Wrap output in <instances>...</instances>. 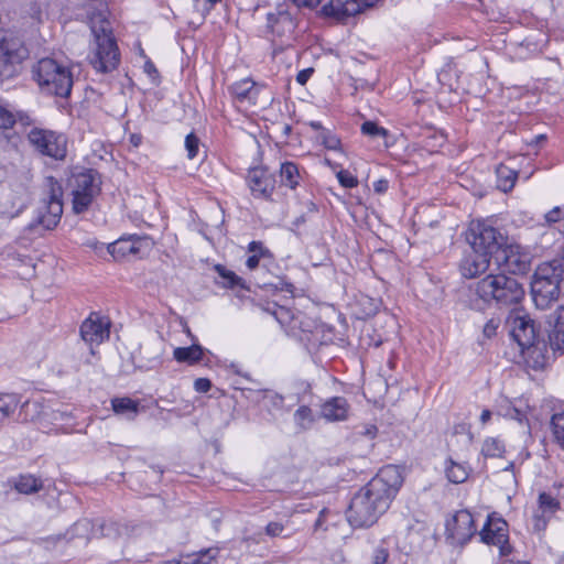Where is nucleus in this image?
Listing matches in <instances>:
<instances>
[{
    "label": "nucleus",
    "mask_w": 564,
    "mask_h": 564,
    "mask_svg": "<svg viewBox=\"0 0 564 564\" xmlns=\"http://www.w3.org/2000/svg\"><path fill=\"white\" fill-rule=\"evenodd\" d=\"M403 484L400 469L394 465L382 467L379 473L351 499L347 520L354 528H368L377 522L395 498Z\"/></svg>",
    "instance_id": "1"
},
{
    "label": "nucleus",
    "mask_w": 564,
    "mask_h": 564,
    "mask_svg": "<svg viewBox=\"0 0 564 564\" xmlns=\"http://www.w3.org/2000/svg\"><path fill=\"white\" fill-rule=\"evenodd\" d=\"M469 291V305L476 311L484 310L492 302L500 306L518 304L524 296L522 284L503 273L487 274L470 286Z\"/></svg>",
    "instance_id": "2"
},
{
    "label": "nucleus",
    "mask_w": 564,
    "mask_h": 564,
    "mask_svg": "<svg viewBox=\"0 0 564 564\" xmlns=\"http://www.w3.org/2000/svg\"><path fill=\"white\" fill-rule=\"evenodd\" d=\"M89 23L95 37V48L90 63L98 72H111L119 64V52L111 35L110 23L101 11L91 12Z\"/></svg>",
    "instance_id": "3"
},
{
    "label": "nucleus",
    "mask_w": 564,
    "mask_h": 564,
    "mask_svg": "<svg viewBox=\"0 0 564 564\" xmlns=\"http://www.w3.org/2000/svg\"><path fill=\"white\" fill-rule=\"evenodd\" d=\"M33 78L42 93L67 98L74 84L68 65L53 57H44L32 67Z\"/></svg>",
    "instance_id": "4"
},
{
    "label": "nucleus",
    "mask_w": 564,
    "mask_h": 564,
    "mask_svg": "<svg viewBox=\"0 0 564 564\" xmlns=\"http://www.w3.org/2000/svg\"><path fill=\"white\" fill-rule=\"evenodd\" d=\"M562 270L552 263L538 267L531 281V295L540 310L549 308L560 296Z\"/></svg>",
    "instance_id": "5"
},
{
    "label": "nucleus",
    "mask_w": 564,
    "mask_h": 564,
    "mask_svg": "<svg viewBox=\"0 0 564 564\" xmlns=\"http://www.w3.org/2000/svg\"><path fill=\"white\" fill-rule=\"evenodd\" d=\"M101 180L95 170L74 172L68 178V187L73 196V210L75 214L86 212L100 193Z\"/></svg>",
    "instance_id": "6"
},
{
    "label": "nucleus",
    "mask_w": 564,
    "mask_h": 564,
    "mask_svg": "<svg viewBox=\"0 0 564 564\" xmlns=\"http://www.w3.org/2000/svg\"><path fill=\"white\" fill-rule=\"evenodd\" d=\"M28 57V50L11 33H0V82L18 74L20 64Z\"/></svg>",
    "instance_id": "7"
},
{
    "label": "nucleus",
    "mask_w": 564,
    "mask_h": 564,
    "mask_svg": "<svg viewBox=\"0 0 564 564\" xmlns=\"http://www.w3.org/2000/svg\"><path fill=\"white\" fill-rule=\"evenodd\" d=\"M467 240L473 250L489 254L494 257V260L505 243V237L498 229L484 221H473L470 224Z\"/></svg>",
    "instance_id": "8"
},
{
    "label": "nucleus",
    "mask_w": 564,
    "mask_h": 564,
    "mask_svg": "<svg viewBox=\"0 0 564 564\" xmlns=\"http://www.w3.org/2000/svg\"><path fill=\"white\" fill-rule=\"evenodd\" d=\"M29 142L43 155L64 160L67 154V139L53 130L32 128L28 133Z\"/></svg>",
    "instance_id": "9"
},
{
    "label": "nucleus",
    "mask_w": 564,
    "mask_h": 564,
    "mask_svg": "<svg viewBox=\"0 0 564 564\" xmlns=\"http://www.w3.org/2000/svg\"><path fill=\"white\" fill-rule=\"evenodd\" d=\"M118 530L112 522L82 519L66 531L65 539L68 542L78 541L79 544L86 545L91 539L116 538Z\"/></svg>",
    "instance_id": "10"
},
{
    "label": "nucleus",
    "mask_w": 564,
    "mask_h": 564,
    "mask_svg": "<svg viewBox=\"0 0 564 564\" xmlns=\"http://www.w3.org/2000/svg\"><path fill=\"white\" fill-rule=\"evenodd\" d=\"M48 189L47 198L43 200V207L39 212L37 221L45 229H53L57 226L63 214V189L62 185L53 176L45 178Z\"/></svg>",
    "instance_id": "11"
},
{
    "label": "nucleus",
    "mask_w": 564,
    "mask_h": 564,
    "mask_svg": "<svg viewBox=\"0 0 564 564\" xmlns=\"http://www.w3.org/2000/svg\"><path fill=\"white\" fill-rule=\"evenodd\" d=\"M531 253L519 245H507L496 256L495 263L512 274H525L531 268Z\"/></svg>",
    "instance_id": "12"
},
{
    "label": "nucleus",
    "mask_w": 564,
    "mask_h": 564,
    "mask_svg": "<svg viewBox=\"0 0 564 564\" xmlns=\"http://www.w3.org/2000/svg\"><path fill=\"white\" fill-rule=\"evenodd\" d=\"M481 542L499 547L500 555L506 556L511 552L509 544L508 523L496 514H489L486 523L479 532Z\"/></svg>",
    "instance_id": "13"
},
{
    "label": "nucleus",
    "mask_w": 564,
    "mask_h": 564,
    "mask_svg": "<svg viewBox=\"0 0 564 564\" xmlns=\"http://www.w3.org/2000/svg\"><path fill=\"white\" fill-rule=\"evenodd\" d=\"M510 335L520 348L533 345L539 340L534 322L527 315L512 313L508 317Z\"/></svg>",
    "instance_id": "14"
},
{
    "label": "nucleus",
    "mask_w": 564,
    "mask_h": 564,
    "mask_svg": "<svg viewBox=\"0 0 564 564\" xmlns=\"http://www.w3.org/2000/svg\"><path fill=\"white\" fill-rule=\"evenodd\" d=\"M446 528L448 536L459 545L466 544L477 531L474 517L467 510L457 511Z\"/></svg>",
    "instance_id": "15"
},
{
    "label": "nucleus",
    "mask_w": 564,
    "mask_h": 564,
    "mask_svg": "<svg viewBox=\"0 0 564 564\" xmlns=\"http://www.w3.org/2000/svg\"><path fill=\"white\" fill-rule=\"evenodd\" d=\"M377 0H329L323 6L322 11L327 17L337 20L360 13L364 9L370 8Z\"/></svg>",
    "instance_id": "16"
},
{
    "label": "nucleus",
    "mask_w": 564,
    "mask_h": 564,
    "mask_svg": "<svg viewBox=\"0 0 564 564\" xmlns=\"http://www.w3.org/2000/svg\"><path fill=\"white\" fill-rule=\"evenodd\" d=\"M560 509V502L553 496L541 492L538 498V507L532 514V527L535 532L546 529L549 521Z\"/></svg>",
    "instance_id": "17"
},
{
    "label": "nucleus",
    "mask_w": 564,
    "mask_h": 564,
    "mask_svg": "<svg viewBox=\"0 0 564 564\" xmlns=\"http://www.w3.org/2000/svg\"><path fill=\"white\" fill-rule=\"evenodd\" d=\"M110 322L107 318L100 317L97 314H91L85 319L80 326L82 338L93 345H99L108 339L110 330Z\"/></svg>",
    "instance_id": "18"
},
{
    "label": "nucleus",
    "mask_w": 564,
    "mask_h": 564,
    "mask_svg": "<svg viewBox=\"0 0 564 564\" xmlns=\"http://www.w3.org/2000/svg\"><path fill=\"white\" fill-rule=\"evenodd\" d=\"M248 184L254 197L270 198L275 187V180L264 167L251 169L248 173Z\"/></svg>",
    "instance_id": "19"
},
{
    "label": "nucleus",
    "mask_w": 564,
    "mask_h": 564,
    "mask_svg": "<svg viewBox=\"0 0 564 564\" xmlns=\"http://www.w3.org/2000/svg\"><path fill=\"white\" fill-rule=\"evenodd\" d=\"M494 257L473 250L460 262V272L467 279H473L487 272Z\"/></svg>",
    "instance_id": "20"
},
{
    "label": "nucleus",
    "mask_w": 564,
    "mask_h": 564,
    "mask_svg": "<svg viewBox=\"0 0 564 564\" xmlns=\"http://www.w3.org/2000/svg\"><path fill=\"white\" fill-rule=\"evenodd\" d=\"M268 26L272 33L284 36L291 34L295 29V22L290 12L283 7L276 8L267 14Z\"/></svg>",
    "instance_id": "21"
},
{
    "label": "nucleus",
    "mask_w": 564,
    "mask_h": 564,
    "mask_svg": "<svg viewBox=\"0 0 564 564\" xmlns=\"http://www.w3.org/2000/svg\"><path fill=\"white\" fill-rule=\"evenodd\" d=\"M349 404L345 398L334 397L323 403L321 416L328 422L345 421L348 417Z\"/></svg>",
    "instance_id": "22"
},
{
    "label": "nucleus",
    "mask_w": 564,
    "mask_h": 564,
    "mask_svg": "<svg viewBox=\"0 0 564 564\" xmlns=\"http://www.w3.org/2000/svg\"><path fill=\"white\" fill-rule=\"evenodd\" d=\"M260 88L250 78H245L231 85L230 91L239 102H248L254 105Z\"/></svg>",
    "instance_id": "23"
},
{
    "label": "nucleus",
    "mask_w": 564,
    "mask_h": 564,
    "mask_svg": "<svg viewBox=\"0 0 564 564\" xmlns=\"http://www.w3.org/2000/svg\"><path fill=\"white\" fill-rule=\"evenodd\" d=\"M521 352L525 362L533 369H542L546 364V344L544 340H536L533 345L522 347Z\"/></svg>",
    "instance_id": "24"
},
{
    "label": "nucleus",
    "mask_w": 564,
    "mask_h": 564,
    "mask_svg": "<svg viewBox=\"0 0 564 564\" xmlns=\"http://www.w3.org/2000/svg\"><path fill=\"white\" fill-rule=\"evenodd\" d=\"M139 239L120 238L117 241L109 243L107 249L115 260H119L130 254H135L139 251Z\"/></svg>",
    "instance_id": "25"
},
{
    "label": "nucleus",
    "mask_w": 564,
    "mask_h": 564,
    "mask_svg": "<svg viewBox=\"0 0 564 564\" xmlns=\"http://www.w3.org/2000/svg\"><path fill=\"white\" fill-rule=\"evenodd\" d=\"M205 349L198 345L193 344L189 347H177L173 351V357L178 362L187 365H195L203 359Z\"/></svg>",
    "instance_id": "26"
},
{
    "label": "nucleus",
    "mask_w": 564,
    "mask_h": 564,
    "mask_svg": "<svg viewBox=\"0 0 564 564\" xmlns=\"http://www.w3.org/2000/svg\"><path fill=\"white\" fill-rule=\"evenodd\" d=\"M551 346L554 349L564 348V306H561L555 312L553 328L549 335Z\"/></svg>",
    "instance_id": "27"
},
{
    "label": "nucleus",
    "mask_w": 564,
    "mask_h": 564,
    "mask_svg": "<svg viewBox=\"0 0 564 564\" xmlns=\"http://www.w3.org/2000/svg\"><path fill=\"white\" fill-rule=\"evenodd\" d=\"M301 178L297 166L292 162H284L280 167L281 184L294 189Z\"/></svg>",
    "instance_id": "28"
},
{
    "label": "nucleus",
    "mask_w": 564,
    "mask_h": 564,
    "mask_svg": "<svg viewBox=\"0 0 564 564\" xmlns=\"http://www.w3.org/2000/svg\"><path fill=\"white\" fill-rule=\"evenodd\" d=\"M20 397L14 393H0V425L12 415L20 404Z\"/></svg>",
    "instance_id": "29"
},
{
    "label": "nucleus",
    "mask_w": 564,
    "mask_h": 564,
    "mask_svg": "<svg viewBox=\"0 0 564 564\" xmlns=\"http://www.w3.org/2000/svg\"><path fill=\"white\" fill-rule=\"evenodd\" d=\"M445 474L447 479L453 484H462L467 480L469 471L464 464L448 459L445 466Z\"/></svg>",
    "instance_id": "30"
},
{
    "label": "nucleus",
    "mask_w": 564,
    "mask_h": 564,
    "mask_svg": "<svg viewBox=\"0 0 564 564\" xmlns=\"http://www.w3.org/2000/svg\"><path fill=\"white\" fill-rule=\"evenodd\" d=\"M112 410L116 414L133 419L138 413V402L130 398H115L111 400Z\"/></svg>",
    "instance_id": "31"
},
{
    "label": "nucleus",
    "mask_w": 564,
    "mask_h": 564,
    "mask_svg": "<svg viewBox=\"0 0 564 564\" xmlns=\"http://www.w3.org/2000/svg\"><path fill=\"white\" fill-rule=\"evenodd\" d=\"M218 555V549H205L197 553L182 555L183 564H210Z\"/></svg>",
    "instance_id": "32"
},
{
    "label": "nucleus",
    "mask_w": 564,
    "mask_h": 564,
    "mask_svg": "<svg viewBox=\"0 0 564 564\" xmlns=\"http://www.w3.org/2000/svg\"><path fill=\"white\" fill-rule=\"evenodd\" d=\"M42 487V481L32 475L20 476L14 484V488L23 495L37 492Z\"/></svg>",
    "instance_id": "33"
},
{
    "label": "nucleus",
    "mask_w": 564,
    "mask_h": 564,
    "mask_svg": "<svg viewBox=\"0 0 564 564\" xmlns=\"http://www.w3.org/2000/svg\"><path fill=\"white\" fill-rule=\"evenodd\" d=\"M497 177L498 188H500L502 192H509L514 186L517 172L507 166L500 165L497 169Z\"/></svg>",
    "instance_id": "34"
},
{
    "label": "nucleus",
    "mask_w": 564,
    "mask_h": 564,
    "mask_svg": "<svg viewBox=\"0 0 564 564\" xmlns=\"http://www.w3.org/2000/svg\"><path fill=\"white\" fill-rule=\"evenodd\" d=\"M216 271L219 276L223 278V284L227 288H241L245 289L243 280L238 276L235 272L227 270L225 267L216 265Z\"/></svg>",
    "instance_id": "35"
},
{
    "label": "nucleus",
    "mask_w": 564,
    "mask_h": 564,
    "mask_svg": "<svg viewBox=\"0 0 564 564\" xmlns=\"http://www.w3.org/2000/svg\"><path fill=\"white\" fill-rule=\"evenodd\" d=\"M294 422L301 430H307L314 423V415L312 410L306 406H300L294 413Z\"/></svg>",
    "instance_id": "36"
},
{
    "label": "nucleus",
    "mask_w": 564,
    "mask_h": 564,
    "mask_svg": "<svg viewBox=\"0 0 564 564\" xmlns=\"http://www.w3.org/2000/svg\"><path fill=\"white\" fill-rule=\"evenodd\" d=\"M505 452V445L498 438H487L481 447V453L486 457H500Z\"/></svg>",
    "instance_id": "37"
},
{
    "label": "nucleus",
    "mask_w": 564,
    "mask_h": 564,
    "mask_svg": "<svg viewBox=\"0 0 564 564\" xmlns=\"http://www.w3.org/2000/svg\"><path fill=\"white\" fill-rule=\"evenodd\" d=\"M551 424L556 441L564 447V412L554 414Z\"/></svg>",
    "instance_id": "38"
},
{
    "label": "nucleus",
    "mask_w": 564,
    "mask_h": 564,
    "mask_svg": "<svg viewBox=\"0 0 564 564\" xmlns=\"http://www.w3.org/2000/svg\"><path fill=\"white\" fill-rule=\"evenodd\" d=\"M509 403L510 402L507 399H502L501 404L499 405V413L522 423L524 420L523 413L517 408L510 406Z\"/></svg>",
    "instance_id": "39"
},
{
    "label": "nucleus",
    "mask_w": 564,
    "mask_h": 564,
    "mask_svg": "<svg viewBox=\"0 0 564 564\" xmlns=\"http://www.w3.org/2000/svg\"><path fill=\"white\" fill-rule=\"evenodd\" d=\"M361 132L371 138H379V137L384 138L388 135V131L383 127H380L376 122H372V121L364 122L361 124Z\"/></svg>",
    "instance_id": "40"
},
{
    "label": "nucleus",
    "mask_w": 564,
    "mask_h": 564,
    "mask_svg": "<svg viewBox=\"0 0 564 564\" xmlns=\"http://www.w3.org/2000/svg\"><path fill=\"white\" fill-rule=\"evenodd\" d=\"M185 148L187 151V158L194 159L197 155L199 148V139L194 134L189 133L185 138Z\"/></svg>",
    "instance_id": "41"
},
{
    "label": "nucleus",
    "mask_w": 564,
    "mask_h": 564,
    "mask_svg": "<svg viewBox=\"0 0 564 564\" xmlns=\"http://www.w3.org/2000/svg\"><path fill=\"white\" fill-rule=\"evenodd\" d=\"M318 138L327 149L336 150L340 145L339 139L329 131L323 130Z\"/></svg>",
    "instance_id": "42"
},
{
    "label": "nucleus",
    "mask_w": 564,
    "mask_h": 564,
    "mask_svg": "<svg viewBox=\"0 0 564 564\" xmlns=\"http://www.w3.org/2000/svg\"><path fill=\"white\" fill-rule=\"evenodd\" d=\"M338 182L346 188H352L358 185L357 178L348 171L341 170L337 173Z\"/></svg>",
    "instance_id": "43"
},
{
    "label": "nucleus",
    "mask_w": 564,
    "mask_h": 564,
    "mask_svg": "<svg viewBox=\"0 0 564 564\" xmlns=\"http://www.w3.org/2000/svg\"><path fill=\"white\" fill-rule=\"evenodd\" d=\"M15 122L13 113L0 105V128L9 129Z\"/></svg>",
    "instance_id": "44"
},
{
    "label": "nucleus",
    "mask_w": 564,
    "mask_h": 564,
    "mask_svg": "<svg viewBox=\"0 0 564 564\" xmlns=\"http://www.w3.org/2000/svg\"><path fill=\"white\" fill-rule=\"evenodd\" d=\"M545 221L547 224H554L560 220L564 219V205L563 206H555L551 210H549L545 216Z\"/></svg>",
    "instance_id": "45"
},
{
    "label": "nucleus",
    "mask_w": 564,
    "mask_h": 564,
    "mask_svg": "<svg viewBox=\"0 0 564 564\" xmlns=\"http://www.w3.org/2000/svg\"><path fill=\"white\" fill-rule=\"evenodd\" d=\"M248 251L253 254L258 253L259 259L271 257V252L260 241L250 242L248 246Z\"/></svg>",
    "instance_id": "46"
},
{
    "label": "nucleus",
    "mask_w": 564,
    "mask_h": 564,
    "mask_svg": "<svg viewBox=\"0 0 564 564\" xmlns=\"http://www.w3.org/2000/svg\"><path fill=\"white\" fill-rule=\"evenodd\" d=\"M388 557H389L388 550L383 546H378L373 551L372 563L373 564H384L388 561Z\"/></svg>",
    "instance_id": "47"
},
{
    "label": "nucleus",
    "mask_w": 564,
    "mask_h": 564,
    "mask_svg": "<svg viewBox=\"0 0 564 564\" xmlns=\"http://www.w3.org/2000/svg\"><path fill=\"white\" fill-rule=\"evenodd\" d=\"M194 388L197 392L206 393L212 388V382L207 378H198L194 382Z\"/></svg>",
    "instance_id": "48"
},
{
    "label": "nucleus",
    "mask_w": 564,
    "mask_h": 564,
    "mask_svg": "<svg viewBox=\"0 0 564 564\" xmlns=\"http://www.w3.org/2000/svg\"><path fill=\"white\" fill-rule=\"evenodd\" d=\"M499 326V321L491 318L484 326V335L488 338H491L496 335L497 328Z\"/></svg>",
    "instance_id": "49"
},
{
    "label": "nucleus",
    "mask_w": 564,
    "mask_h": 564,
    "mask_svg": "<svg viewBox=\"0 0 564 564\" xmlns=\"http://www.w3.org/2000/svg\"><path fill=\"white\" fill-rule=\"evenodd\" d=\"M282 531L283 525L279 522H270L265 528V532L270 536H278L282 533Z\"/></svg>",
    "instance_id": "50"
},
{
    "label": "nucleus",
    "mask_w": 564,
    "mask_h": 564,
    "mask_svg": "<svg viewBox=\"0 0 564 564\" xmlns=\"http://www.w3.org/2000/svg\"><path fill=\"white\" fill-rule=\"evenodd\" d=\"M313 74V68H306L297 73L296 82L300 85H305Z\"/></svg>",
    "instance_id": "51"
},
{
    "label": "nucleus",
    "mask_w": 564,
    "mask_h": 564,
    "mask_svg": "<svg viewBox=\"0 0 564 564\" xmlns=\"http://www.w3.org/2000/svg\"><path fill=\"white\" fill-rule=\"evenodd\" d=\"M389 182L384 178L378 180L373 183V189L378 194H383L388 191Z\"/></svg>",
    "instance_id": "52"
},
{
    "label": "nucleus",
    "mask_w": 564,
    "mask_h": 564,
    "mask_svg": "<svg viewBox=\"0 0 564 564\" xmlns=\"http://www.w3.org/2000/svg\"><path fill=\"white\" fill-rule=\"evenodd\" d=\"M297 7L315 8L319 4L321 0H292Z\"/></svg>",
    "instance_id": "53"
},
{
    "label": "nucleus",
    "mask_w": 564,
    "mask_h": 564,
    "mask_svg": "<svg viewBox=\"0 0 564 564\" xmlns=\"http://www.w3.org/2000/svg\"><path fill=\"white\" fill-rule=\"evenodd\" d=\"M259 261H260V259H259L258 253H256V254L252 253L247 259L246 265H247L248 269L253 270V269H256L259 265Z\"/></svg>",
    "instance_id": "54"
},
{
    "label": "nucleus",
    "mask_w": 564,
    "mask_h": 564,
    "mask_svg": "<svg viewBox=\"0 0 564 564\" xmlns=\"http://www.w3.org/2000/svg\"><path fill=\"white\" fill-rule=\"evenodd\" d=\"M551 263L555 264L556 267H558L563 271V265H564V248L562 249L561 258L553 260Z\"/></svg>",
    "instance_id": "55"
},
{
    "label": "nucleus",
    "mask_w": 564,
    "mask_h": 564,
    "mask_svg": "<svg viewBox=\"0 0 564 564\" xmlns=\"http://www.w3.org/2000/svg\"><path fill=\"white\" fill-rule=\"evenodd\" d=\"M491 417V412L489 410H484L480 415V421L482 424H486Z\"/></svg>",
    "instance_id": "56"
},
{
    "label": "nucleus",
    "mask_w": 564,
    "mask_h": 564,
    "mask_svg": "<svg viewBox=\"0 0 564 564\" xmlns=\"http://www.w3.org/2000/svg\"><path fill=\"white\" fill-rule=\"evenodd\" d=\"M545 140H546L545 134H539V135L534 137V139L532 140L531 143L539 144V143L544 142Z\"/></svg>",
    "instance_id": "57"
},
{
    "label": "nucleus",
    "mask_w": 564,
    "mask_h": 564,
    "mask_svg": "<svg viewBox=\"0 0 564 564\" xmlns=\"http://www.w3.org/2000/svg\"><path fill=\"white\" fill-rule=\"evenodd\" d=\"M376 433H377V427L375 425H371L365 432V434L370 436V437H373L376 435Z\"/></svg>",
    "instance_id": "58"
},
{
    "label": "nucleus",
    "mask_w": 564,
    "mask_h": 564,
    "mask_svg": "<svg viewBox=\"0 0 564 564\" xmlns=\"http://www.w3.org/2000/svg\"><path fill=\"white\" fill-rule=\"evenodd\" d=\"M310 126H311L314 130H322V131L324 130V129L322 128L321 122H318V121H311V122H310Z\"/></svg>",
    "instance_id": "59"
},
{
    "label": "nucleus",
    "mask_w": 564,
    "mask_h": 564,
    "mask_svg": "<svg viewBox=\"0 0 564 564\" xmlns=\"http://www.w3.org/2000/svg\"><path fill=\"white\" fill-rule=\"evenodd\" d=\"M161 564H183V560L182 557L180 560H171V561H165Z\"/></svg>",
    "instance_id": "60"
},
{
    "label": "nucleus",
    "mask_w": 564,
    "mask_h": 564,
    "mask_svg": "<svg viewBox=\"0 0 564 564\" xmlns=\"http://www.w3.org/2000/svg\"><path fill=\"white\" fill-rule=\"evenodd\" d=\"M145 69L149 73H151L152 70L155 72V68H154L153 64H151V63H147Z\"/></svg>",
    "instance_id": "61"
},
{
    "label": "nucleus",
    "mask_w": 564,
    "mask_h": 564,
    "mask_svg": "<svg viewBox=\"0 0 564 564\" xmlns=\"http://www.w3.org/2000/svg\"><path fill=\"white\" fill-rule=\"evenodd\" d=\"M131 140H132V142H133V144H134V145H138V144H139V140H140V139H139V138H137L135 135H132Z\"/></svg>",
    "instance_id": "62"
},
{
    "label": "nucleus",
    "mask_w": 564,
    "mask_h": 564,
    "mask_svg": "<svg viewBox=\"0 0 564 564\" xmlns=\"http://www.w3.org/2000/svg\"><path fill=\"white\" fill-rule=\"evenodd\" d=\"M210 3V7L219 2L220 0H207Z\"/></svg>",
    "instance_id": "63"
},
{
    "label": "nucleus",
    "mask_w": 564,
    "mask_h": 564,
    "mask_svg": "<svg viewBox=\"0 0 564 564\" xmlns=\"http://www.w3.org/2000/svg\"><path fill=\"white\" fill-rule=\"evenodd\" d=\"M513 467V464L511 463L508 467L505 468V470H509Z\"/></svg>",
    "instance_id": "64"
}]
</instances>
